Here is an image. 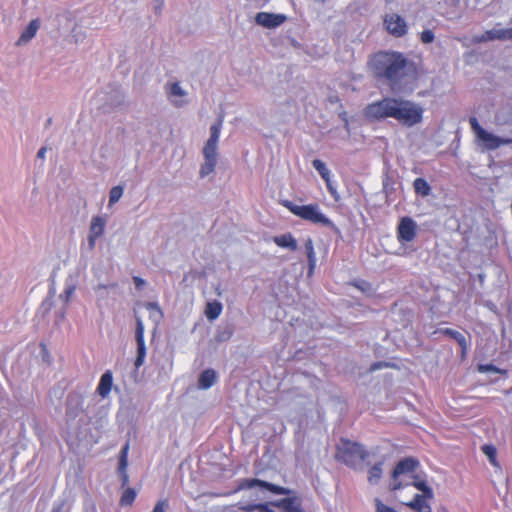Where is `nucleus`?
Listing matches in <instances>:
<instances>
[{"instance_id":"f03ea898","label":"nucleus","mask_w":512,"mask_h":512,"mask_svg":"<svg viewBox=\"0 0 512 512\" xmlns=\"http://www.w3.org/2000/svg\"><path fill=\"white\" fill-rule=\"evenodd\" d=\"M424 109L418 103L400 97H383L372 102L363 110L365 118L371 122L387 118L395 119L405 127H413L423 120Z\"/></svg>"},{"instance_id":"58836bf2","label":"nucleus","mask_w":512,"mask_h":512,"mask_svg":"<svg viewBox=\"0 0 512 512\" xmlns=\"http://www.w3.org/2000/svg\"><path fill=\"white\" fill-rule=\"evenodd\" d=\"M75 291V286L71 285V286H68L65 288L64 290V296H65V301L68 302L70 297L73 295Z\"/></svg>"},{"instance_id":"c03bdc74","label":"nucleus","mask_w":512,"mask_h":512,"mask_svg":"<svg viewBox=\"0 0 512 512\" xmlns=\"http://www.w3.org/2000/svg\"><path fill=\"white\" fill-rule=\"evenodd\" d=\"M133 281L135 283L136 288H138V289H141L142 286L145 284V281L142 278L137 277V276H135L133 278Z\"/></svg>"},{"instance_id":"2f4dec72","label":"nucleus","mask_w":512,"mask_h":512,"mask_svg":"<svg viewBox=\"0 0 512 512\" xmlns=\"http://www.w3.org/2000/svg\"><path fill=\"white\" fill-rule=\"evenodd\" d=\"M262 486V480L260 479H244L240 485V489H252L254 487H260Z\"/></svg>"},{"instance_id":"e433bc0d","label":"nucleus","mask_w":512,"mask_h":512,"mask_svg":"<svg viewBox=\"0 0 512 512\" xmlns=\"http://www.w3.org/2000/svg\"><path fill=\"white\" fill-rule=\"evenodd\" d=\"M478 370L480 372H500V370L492 364L479 365Z\"/></svg>"},{"instance_id":"5701e85b","label":"nucleus","mask_w":512,"mask_h":512,"mask_svg":"<svg viewBox=\"0 0 512 512\" xmlns=\"http://www.w3.org/2000/svg\"><path fill=\"white\" fill-rule=\"evenodd\" d=\"M413 187L415 192L423 197L428 196L431 192V187L424 178H416Z\"/></svg>"},{"instance_id":"f8f14e48","label":"nucleus","mask_w":512,"mask_h":512,"mask_svg":"<svg viewBox=\"0 0 512 512\" xmlns=\"http://www.w3.org/2000/svg\"><path fill=\"white\" fill-rule=\"evenodd\" d=\"M286 20V15L275 14L270 12H259L255 16L256 24L267 29L277 28L284 24Z\"/></svg>"},{"instance_id":"bb28decb","label":"nucleus","mask_w":512,"mask_h":512,"mask_svg":"<svg viewBox=\"0 0 512 512\" xmlns=\"http://www.w3.org/2000/svg\"><path fill=\"white\" fill-rule=\"evenodd\" d=\"M494 40H500V29L487 30L476 39L477 42H486Z\"/></svg>"},{"instance_id":"a211bd4d","label":"nucleus","mask_w":512,"mask_h":512,"mask_svg":"<svg viewBox=\"0 0 512 512\" xmlns=\"http://www.w3.org/2000/svg\"><path fill=\"white\" fill-rule=\"evenodd\" d=\"M273 241L279 247L288 248L291 251H295L297 249V241L291 233L275 236Z\"/></svg>"},{"instance_id":"ddd939ff","label":"nucleus","mask_w":512,"mask_h":512,"mask_svg":"<svg viewBox=\"0 0 512 512\" xmlns=\"http://www.w3.org/2000/svg\"><path fill=\"white\" fill-rule=\"evenodd\" d=\"M312 165L317 170V172L320 174L322 179L325 181L329 193L332 195V197L335 200H337L338 199L337 191L331 183L330 171L326 167L325 163L323 161H321L320 159H315V160H313Z\"/></svg>"},{"instance_id":"7c9ffc66","label":"nucleus","mask_w":512,"mask_h":512,"mask_svg":"<svg viewBox=\"0 0 512 512\" xmlns=\"http://www.w3.org/2000/svg\"><path fill=\"white\" fill-rule=\"evenodd\" d=\"M186 95L185 91L180 87L178 82L172 83L170 85L168 96L170 98L173 97H184Z\"/></svg>"},{"instance_id":"7ed1b4c3","label":"nucleus","mask_w":512,"mask_h":512,"mask_svg":"<svg viewBox=\"0 0 512 512\" xmlns=\"http://www.w3.org/2000/svg\"><path fill=\"white\" fill-rule=\"evenodd\" d=\"M409 478L412 481L391 483L393 500L414 512H432L429 503L434 497L432 488L418 476H409Z\"/></svg>"},{"instance_id":"aec40b11","label":"nucleus","mask_w":512,"mask_h":512,"mask_svg":"<svg viewBox=\"0 0 512 512\" xmlns=\"http://www.w3.org/2000/svg\"><path fill=\"white\" fill-rule=\"evenodd\" d=\"M106 220L102 216H94L91 220L89 234L100 237L105 229Z\"/></svg>"},{"instance_id":"6e6552de","label":"nucleus","mask_w":512,"mask_h":512,"mask_svg":"<svg viewBox=\"0 0 512 512\" xmlns=\"http://www.w3.org/2000/svg\"><path fill=\"white\" fill-rule=\"evenodd\" d=\"M418 465H419L418 460H416L412 457H406V458L400 460L396 464V466L392 472V482L401 481L400 480L401 476H404L405 480L410 481L411 479L409 478V476H415L412 473L415 471V469L418 467Z\"/></svg>"},{"instance_id":"39448f33","label":"nucleus","mask_w":512,"mask_h":512,"mask_svg":"<svg viewBox=\"0 0 512 512\" xmlns=\"http://www.w3.org/2000/svg\"><path fill=\"white\" fill-rule=\"evenodd\" d=\"M369 457V452L358 442L347 438H340L335 448V460L348 467L355 468L359 462H364Z\"/></svg>"},{"instance_id":"4be33fe9","label":"nucleus","mask_w":512,"mask_h":512,"mask_svg":"<svg viewBox=\"0 0 512 512\" xmlns=\"http://www.w3.org/2000/svg\"><path fill=\"white\" fill-rule=\"evenodd\" d=\"M305 251L308 259L309 272L312 273L316 265V255L314 250V244L311 238H308L304 244Z\"/></svg>"},{"instance_id":"603ef678","label":"nucleus","mask_w":512,"mask_h":512,"mask_svg":"<svg viewBox=\"0 0 512 512\" xmlns=\"http://www.w3.org/2000/svg\"><path fill=\"white\" fill-rule=\"evenodd\" d=\"M270 0H264V4H267Z\"/></svg>"},{"instance_id":"4468645a","label":"nucleus","mask_w":512,"mask_h":512,"mask_svg":"<svg viewBox=\"0 0 512 512\" xmlns=\"http://www.w3.org/2000/svg\"><path fill=\"white\" fill-rule=\"evenodd\" d=\"M271 505L280 508L283 512H304L300 502L295 497L272 501Z\"/></svg>"},{"instance_id":"423d86ee","label":"nucleus","mask_w":512,"mask_h":512,"mask_svg":"<svg viewBox=\"0 0 512 512\" xmlns=\"http://www.w3.org/2000/svg\"><path fill=\"white\" fill-rule=\"evenodd\" d=\"M222 124L223 117H219L218 120L210 127V137L203 148L204 163L200 168V176L202 178L211 174L216 167L217 146Z\"/></svg>"},{"instance_id":"3c124183","label":"nucleus","mask_w":512,"mask_h":512,"mask_svg":"<svg viewBox=\"0 0 512 512\" xmlns=\"http://www.w3.org/2000/svg\"><path fill=\"white\" fill-rule=\"evenodd\" d=\"M66 414H67L68 416H69V415H71V412H70V410H69V409H67Z\"/></svg>"},{"instance_id":"473e14b6","label":"nucleus","mask_w":512,"mask_h":512,"mask_svg":"<svg viewBox=\"0 0 512 512\" xmlns=\"http://www.w3.org/2000/svg\"><path fill=\"white\" fill-rule=\"evenodd\" d=\"M146 309L155 313L157 320H160L163 317L162 311L160 307L156 303L148 302L145 304Z\"/></svg>"},{"instance_id":"c9c22d12","label":"nucleus","mask_w":512,"mask_h":512,"mask_svg":"<svg viewBox=\"0 0 512 512\" xmlns=\"http://www.w3.org/2000/svg\"><path fill=\"white\" fill-rule=\"evenodd\" d=\"M512 41V27L506 29H500V41Z\"/></svg>"},{"instance_id":"a19ab883","label":"nucleus","mask_w":512,"mask_h":512,"mask_svg":"<svg viewBox=\"0 0 512 512\" xmlns=\"http://www.w3.org/2000/svg\"><path fill=\"white\" fill-rule=\"evenodd\" d=\"M258 504H247L245 506H242L241 509L245 512H253L257 511Z\"/></svg>"},{"instance_id":"9b49d317","label":"nucleus","mask_w":512,"mask_h":512,"mask_svg":"<svg viewBox=\"0 0 512 512\" xmlns=\"http://www.w3.org/2000/svg\"><path fill=\"white\" fill-rule=\"evenodd\" d=\"M135 340L137 343V356L134 362L135 367L138 369L144 363L146 357V346L144 339V324L141 318L136 317Z\"/></svg>"},{"instance_id":"412c9836","label":"nucleus","mask_w":512,"mask_h":512,"mask_svg":"<svg viewBox=\"0 0 512 512\" xmlns=\"http://www.w3.org/2000/svg\"><path fill=\"white\" fill-rule=\"evenodd\" d=\"M222 310L223 307L219 301H211L206 304L205 315L210 321H213L220 316Z\"/></svg>"},{"instance_id":"79ce46f5","label":"nucleus","mask_w":512,"mask_h":512,"mask_svg":"<svg viewBox=\"0 0 512 512\" xmlns=\"http://www.w3.org/2000/svg\"><path fill=\"white\" fill-rule=\"evenodd\" d=\"M387 366H388V364H387V363H385V362H376V363H373V364L371 365L370 370H371V371H374V370L380 369V368H382V367H387Z\"/></svg>"},{"instance_id":"09e8293b","label":"nucleus","mask_w":512,"mask_h":512,"mask_svg":"<svg viewBox=\"0 0 512 512\" xmlns=\"http://www.w3.org/2000/svg\"><path fill=\"white\" fill-rule=\"evenodd\" d=\"M436 512H448V509L445 506H440Z\"/></svg>"},{"instance_id":"393cba45","label":"nucleus","mask_w":512,"mask_h":512,"mask_svg":"<svg viewBox=\"0 0 512 512\" xmlns=\"http://www.w3.org/2000/svg\"><path fill=\"white\" fill-rule=\"evenodd\" d=\"M382 477V463L374 464L368 471V481L376 484Z\"/></svg>"},{"instance_id":"2eb2a0df","label":"nucleus","mask_w":512,"mask_h":512,"mask_svg":"<svg viewBox=\"0 0 512 512\" xmlns=\"http://www.w3.org/2000/svg\"><path fill=\"white\" fill-rule=\"evenodd\" d=\"M112 386H113V375L110 370H107L105 373H103V375L100 378V381H99V384L97 387V392L102 398H105L110 394Z\"/></svg>"},{"instance_id":"37998d69","label":"nucleus","mask_w":512,"mask_h":512,"mask_svg":"<svg viewBox=\"0 0 512 512\" xmlns=\"http://www.w3.org/2000/svg\"><path fill=\"white\" fill-rule=\"evenodd\" d=\"M99 237H94L92 234H89L88 236V244H89V248L92 250L94 249L95 247V243H96V240L98 239Z\"/></svg>"},{"instance_id":"6ab92c4d","label":"nucleus","mask_w":512,"mask_h":512,"mask_svg":"<svg viewBox=\"0 0 512 512\" xmlns=\"http://www.w3.org/2000/svg\"><path fill=\"white\" fill-rule=\"evenodd\" d=\"M216 380V373L212 369H206L204 370L198 379V386L201 389H208L210 388Z\"/></svg>"},{"instance_id":"b1692460","label":"nucleus","mask_w":512,"mask_h":512,"mask_svg":"<svg viewBox=\"0 0 512 512\" xmlns=\"http://www.w3.org/2000/svg\"><path fill=\"white\" fill-rule=\"evenodd\" d=\"M136 496H137V493H136L135 489L130 488V487L126 488L121 495L120 505L121 506H131L134 503Z\"/></svg>"},{"instance_id":"de8ad7c7","label":"nucleus","mask_w":512,"mask_h":512,"mask_svg":"<svg viewBox=\"0 0 512 512\" xmlns=\"http://www.w3.org/2000/svg\"><path fill=\"white\" fill-rule=\"evenodd\" d=\"M63 508V504H59L53 508L52 512H61Z\"/></svg>"},{"instance_id":"f704fd0d","label":"nucleus","mask_w":512,"mask_h":512,"mask_svg":"<svg viewBox=\"0 0 512 512\" xmlns=\"http://www.w3.org/2000/svg\"><path fill=\"white\" fill-rule=\"evenodd\" d=\"M168 501L166 499L159 500L153 507L152 512H167Z\"/></svg>"},{"instance_id":"a18cd8bd","label":"nucleus","mask_w":512,"mask_h":512,"mask_svg":"<svg viewBox=\"0 0 512 512\" xmlns=\"http://www.w3.org/2000/svg\"><path fill=\"white\" fill-rule=\"evenodd\" d=\"M121 472H122V486H125L128 483V475L126 474V470L121 471Z\"/></svg>"},{"instance_id":"a878e982","label":"nucleus","mask_w":512,"mask_h":512,"mask_svg":"<svg viewBox=\"0 0 512 512\" xmlns=\"http://www.w3.org/2000/svg\"><path fill=\"white\" fill-rule=\"evenodd\" d=\"M481 451L488 457L489 459V462L493 465V466H498V461H497V450L496 448L493 446V445H490V444H484L482 447H481Z\"/></svg>"},{"instance_id":"0eeeda50","label":"nucleus","mask_w":512,"mask_h":512,"mask_svg":"<svg viewBox=\"0 0 512 512\" xmlns=\"http://www.w3.org/2000/svg\"><path fill=\"white\" fill-rule=\"evenodd\" d=\"M469 123L472 130L476 134L477 139L482 141L488 150H495L502 145L512 144L511 138H500L493 135L492 133L487 132L479 124L476 117H470Z\"/></svg>"},{"instance_id":"c85d7f7f","label":"nucleus","mask_w":512,"mask_h":512,"mask_svg":"<svg viewBox=\"0 0 512 512\" xmlns=\"http://www.w3.org/2000/svg\"><path fill=\"white\" fill-rule=\"evenodd\" d=\"M123 195V188L121 186H114L110 190L109 205L115 204Z\"/></svg>"},{"instance_id":"20e7f679","label":"nucleus","mask_w":512,"mask_h":512,"mask_svg":"<svg viewBox=\"0 0 512 512\" xmlns=\"http://www.w3.org/2000/svg\"><path fill=\"white\" fill-rule=\"evenodd\" d=\"M281 204L293 215L313 224L328 227L332 232L340 234V229L320 211L317 204L297 205L290 200H284Z\"/></svg>"},{"instance_id":"cd10ccee","label":"nucleus","mask_w":512,"mask_h":512,"mask_svg":"<svg viewBox=\"0 0 512 512\" xmlns=\"http://www.w3.org/2000/svg\"><path fill=\"white\" fill-rule=\"evenodd\" d=\"M261 488L267 489L268 491H270L274 494H277V495H285V494L289 493V490L286 489L285 487H282V486H279V485H276V484H273L270 482H266L264 480H262Z\"/></svg>"},{"instance_id":"72a5a7b5","label":"nucleus","mask_w":512,"mask_h":512,"mask_svg":"<svg viewBox=\"0 0 512 512\" xmlns=\"http://www.w3.org/2000/svg\"><path fill=\"white\" fill-rule=\"evenodd\" d=\"M434 38V33L431 30H424L420 35L421 41L425 44L432 43Z\"/></svg>"},{"instance_id":"f257e3e1","label":"nucleus","mask_w":512,"mask_h":512,"mask_svg":"<svg viewBox=\"0 0 512 512\" xmlns=\"http://www.w3.org/2000/svg\"><path fill=\"white\" fill-rule=\"evenodd\" d=\"M367 66L377 80L386 82L392 90L401 89L418 77L416 63L397 51L376 52Z\"/></svg>"},{"instance_id":"c756f323","label":"nucleus","mask_w":512,"mask_h":512,"mask_svg":"<svg viewBox=\"0 0 512 512\" xmlns=\"http://www.w3.org/2000/svg\"><path fill=\"white\" fill-rule=\"evenodd\" d=\"M128 450H129V444L126 443L121 451H120V458H119V470L124 471L127 467V456H128Z\"/></svg>"},{"instance_id":"f3484780","label":"nucleus","mask_w":512,"mask_h":512,"mask_svg":"<svg viewBox=\"0 0 512 512\" xmlns=\"http://www.w3.org/2000/svg\"><path fill=\"white\" fill-rule=\"evenodd\" d=\"M441 333L454 339L459 346L461 347V355L462 357H465L466 351H467V340L463 334L460 332L451 329V328H444L441 330Z\"/></svg>"},{"instance_id":"ea45409f","label":"nucleus","mask_w":512,"mask_h":512,"mask_svg":"<svg viewBox=\"0 0 512 512\" xmlns=\"http://www.w3.org/2000/svg\"><path fill=\"white\" fill-rule=\"evenodd\" d=\"M68 401H75L78 405H82L83 399L79 394H70L68 396Z\"/></svg>"},{"instance_id":"1a4fd4ad","label":"nucleus","mask_w":512,"mask_h":512,"mask_svg":"<svg viewBox=\"0 0 512 512\" xmlns=\"http://www.w3.org/2000/svg\"><path fill=\"white\" fill-rule=\"evenodd\" d=\"M417 234L416 222L408 217L404 216L400 219L397 226V239L401 243H408L414 240Z\"/></svg>"},{"instance_id":"4c0bfd02","label":"nucleus","mask_w":512,"mask_h":512,"mask_svg":"<svg viewBox=\"0 0 512 512\" xmlns=\"http://www.w3.org/2000/svg\"><path fill=\"white\" fill-rule=\"evenodd\" d=\"M271 505V502L270 503H258V506H257V511L258 512H275L273 509L270 508Z\"/></svg>"},{"instance_id":"dca6fc26","label":"nucleus","mask_w":512,"mask_h":512,"mask_svg":"<svg viewBox=\"0 0 512 512\" xmlns=\"http://www.w3.org/2000/svg\"><path fill=\"white\" fill-rule=\"evenodd\" d=\"M40 23L38 19L31 20L26 29L17 40V45H22L30 41L37 33Z\"/></svg>"},{"instance_id":"49530a36","label":"nucleus","mask_w":512,"mask_h":512,"mask_svg":"<svg viewBox=\"0 0 512 512\" xmlns=\"http://www.w3.org/2000/svg\"><path fill=\"white\" fill-rule=\"evenodd\" d=\"M46 151V147H42L37 153L38 158L44 159Z\"/></svg>"},{"instance_id":"9d476101","label":"nucleus","mask_w":512,"mask_h":512,"mask_svg":"<svg viewBox=\"0 0 512 512\" xmlns=\"http://www.w3.org/2000/svg\"><path fill=\"white\" fill-rule=\"evenodd\" d=\"M383 22L387 31L394 37H403L407 33V23L397 13L385 15Z\"/></svg>"},{"instance_id":"8fccbe9b","label":"nucleus","mask_w":512,"mask_h":512,"mask_svg":"<svg viewBox=\"0 0 512 512\" xmlns=\"http://www.w3.org/2000/svg\"><path fill=\"white\" fill-rule=\"evenodd\" d=\"M173 102L176 106H181L183 104V101L179 102L177 100H173Z\"/></svg>"}]
</instances>
